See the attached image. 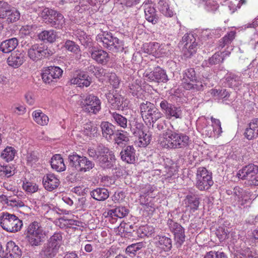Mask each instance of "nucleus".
Here are the masks:
<instances>
[{
	"instance_id": "obj_1",
	"label": "nucleus",
	"mask_w": 258,
	"mask_h": 258,
	"mask_svg": "<svg viewBox=\"0 0 258 258\" xmlns=\"http://www.w3.org/2000/svg\"><path fill=\"white\" fill-rule=\"evenodd\" d=\"M87 153L90 157L97 160L99 165L103 169H111L115 164L114 154L102 144L98 145L96 149H88Z\"/></svg>"
},
{
	"instance_id": "obj_2",
	"label": "nucleus",
	"mask_w": 258,
	"mask_h": 258,
	"mask_svg": "<svg viewBox=\"0 0 258 258\" xmlns=\"http://www.w3.org/2000/svg\"><path fill=\"white\" fill-rule=\"evenodd\" d=\"M163 136L161 144L165 148L183 149L187 147L190 143L189 137L182 133L168 131Z\"/></svg>"
},
{
	"instance_id": "obj_3",
	"label": "nucleus",
	"mask_w": 258,
	"mask_h": 258,
	"mask_svg": "<svg viewBox=\"0 0 258 258\" xmlns=\"http://www.w3.org/2000/svg\"><path fill=\"white\" fill-rule=\"evenodd\" d=\"M25 234L28 243L32 246L41 245L45 237V232L37 222L30 223L27 227Z\"/></svg>"
},
{
	"instance_id": "obj_4",
	"label": "nucleus",
	"mask_w": 258,
	"mask_h": 258,
	"mask_svg": "<svg viewBox=\"0 0 258 258\" xmlns=\"http://www.w3.org/2000/svg\"><path fill=\"white\" fill-rule=\"evenodd\" d=\"M68 160L70 165L81 172L89 171L95 166L93 161L85 156L78 155L76 152L69 155Z\"/></svg>"
},
{
	"instance_id": "obj_5",
	"label": "nucleus",
	"mask_w": 258,
	"mask_h": 258,
	"mask_svg": "<svg viewBox=\"0 0 258 258\" xmlns=\"http://www.w3.org/2000/svg\"><path fill=\"white\" fill-rule=\"evenodd\" d=\"M0 224L4 230L13 233L19 231L23 226L21 220L8 212L3 213L0 216Z\"/></svg>"
},
{
	"instance_id": "obj_6",
	"label": "nucleus",
	"mask_w": 258,
	"mask_h": 258,
	"mask_svg": "<svg viewBox=\"0 0 258 258\" xmlns=\"http://www.w3.org/2000/svg\"><path fill=\"white\" fill-rule=\"evenodd\" d=\"M96 40L100 45L110 50L117 52L122 51L123 49L122 41L112 36L111 33L99 34L96 37Z\"/></svg>"
},
{
	"instance_id": "obj_7",
	"label": "nucleus",
	"mask_w": 258,
	"mask_h": 258,
	"mask_svg": "<svg viewBox=\"0 0 258 258\" xmlns=\"http://www.w3.org/2000/svg\"><path fill=\"white\" fill-rule=\"evenodd\" d=\"M182 86L187 90H203L204 86L202 83L197 79V76L194 68H188L182 73Z\"/></svg>"
},
{
	"instance_id": "obj_8",
	"label": "nucleus",
	"mask_w": 258,
	"mask_h": 258,
	"mask_svg": "<svg viewBox=\"0 0 258 258\" xmlns=\"http://www.w3.org/2000/svg\"><path fill=\"white\" fill-rule=\"evenodd\" d=\"M53 54V52L43 43H35L29 46L27 55L32 61H38L46 58Z\"/></svg>"
},
{
	"instance_id": "obj_9",
	"label": "nucleus",
	"mask_w": 258,
	"mask_h": 258,
	"mask_svg": "<svg viewBox=\"0 0 258 258\" xmlns=\"http://www.w3.org/2000/svg\"><path fill=\"white\" fill-rule=\"evenodd\" d=\"M237 176L247 180L250 185L258 186V166L252 163L246 165L238 171Z\"/></svg>"
},
{
	"instance_id": "obj_10",
	"label": "nucleus",
	"mask_w": 258,
	"mask_h": 258,
	"mask_svg": "<svg viewBox=\"0 0 258 258\" xmlns=\"http://www.w3.org/2000/svg\"><path fill=\"white\" fill-rule=\"evenodd\" d=\"M81 105L85 112L96 114L101 109V101L97 96L93 94H88L83 96Z\"/></svg>"
},
{
	"instance_id": "obj_11",
	"label": "nucleus",
	"mask_w": 258,
	"mask_h": 258,
	"mask_svg": "<svg viewBox=\"0 0 258 258\" xmlns=\"http://www.w3.org/2000/svg\"><path fill=\"white\" fill-rule=\"evenodd\" d=\"M213 184L212 174L203 167H199L196 175L197 187L200 190L209 189Z\"/></svg>"
},
{
	"instance_id": "obj_12",
	"label": "nucleus",
	"mask_w": 258,
	"mask_h": 258,
	"mask_svg": "<svg viewBox=\"0 0 258 258\" xmlns=\"http://www.w3.org/2000/svg\"><path fill=\"white\" fill-rule=\"evenodd\" d=\"M159 106L167 119L172 117L176 119L182 118V111L180 107L170 103L165 99L160 102Z\"/></svg>"
},
{
	"instance_id": "obj_13",
	"label": "nucleus",
	"mask_w": 258,
	"mask_h": 258,
	"mask_svg": "<svg viewBox=\"0 0 258 258\" xmlns=\"http://www.w3.org/2000/svg\"><path fill=\"white\" fill-rule=\"evenodd\" d=\"M183 46L182 52L186 57H190L197 51V42L196 39L192 33L185 34L182 38Z\"/></svg>"
},
{
	"instance_id": "obj_14",
	"label": "nucleus",
	"mask_w": 258,
	"mask_h": 258,
	"mask_svg": "<svg viewBox=\"0 0 258 258\" xmlns=\"http://www.w3.org/2000/svg\"><path fill=\"white\" fill-rule=\"evenodd\" d=\"M43 13L47 17L44 18L46 20V23L50 25L51 27L59 29L62 27L64 23V19L62 14L48 9H45Z\"/></svg>"
},
{
	"instance_id": "obj_15",
	"label": "nucleus",
	"mask_w": 258,
	"mask_h": 258,
	"mask_svg": "<svg viewBox=\"0 0 258 258\" xmlns=\"http://www.w3.org/2000/svg\"><path fill=\"white\" fill-rule=\"evenodd\" d=\"M167 225L170 231L173 234L176 242L181 245L185 241V231L183 227L172 219H168Z\"/></svg>"
},
{
	"instance_id": "obj_16",
	"label": "nucleus",
	"mask_w": 258,
	"mask_h": 258,
	"mask_svg": "<svg viewBox=\"0 0 258 258\" xmlns=\"http://www.w3.org/2000/svg\"><path fill=\"white\" fill-rule=\"evenodd\" d=\"M63 71L58 67L50 66L42 73V79L45 83L55 82L62 76Z\"/></svg>"
},
{
	"instance_id": "obj_17",
	"label": "nucleus",
	"mask_w": 258,
	"mask_h": 258,
	"mask_svg": "<svg viewBox=\"0 0 258 258\" xmlns=\"http://www.w3.org/2000/svg\"><path fill=\"white\" fill-rule=\"evenodd\" d=\"M106 95L111 108L122 110L127 106L128 103L127 100L118 93H109Z\"/></svg>"
},
{
	"instance_id": "obj_18",
	"label": "nucleus",
	"mask_w": 258,
	"mask_h": 258,
	"mask_svg": "<svg viewBox=\"0 0 258 258\" xmlns=\"http://www.w3.org/2000/svg\"><path fill=\"white\" fill-rule=\"evenodd\" d=\"M144 76L147 80L157 83H165L168 80L165 71L159 67L156 68L151 72L146 71L144 74Z\"/></svg>"
},
{
	"instance_id": "obj_19",
	"label": "nucleus",
	"mask_w": 258,
	"mask_h": 258,
	"mask_svg": "<svg viewBox=\"0 0 258 258\" xmlns=\"http://www.w3.org/2000/svg\"><path fill=\"white\" fill-rule=\"evenodd\" d=\"M42 182L44 188L50 191L56 189L60 184L59 179L53 173L45 175L43 178Z\"/></svg>"
},
{
	"instance_id": "obj_20",
	"label": "nucleus",
	"mask_w": 258,
	"mask_h": 258,
	"mask_svg": "<svg viewBox=\"0 0 258 258\" xmlns=\"http://www.w3.org/2000/svg\"><path fill=\"white\" fill-rule=\"evenodd\" d=\"M121 160L127 163L133 164L136 161V150L133 146H127L120 153Z\"/></svg>"
},
{
	"instance_id": "obj_21",
	"label": "nucleus",
	"mask_w": 258,
	"mask_h": 258,
	"mask_svg": "<svg viewBox=\"0 0 258 258\" xmlns=\"http://www.w3.org/2000/svg\"><path fill=\"white\" fill-rule=\"evenodd\" d=\"M21 255V249L14 241H10L7 242L5 258H20Z\"/></svg>"
},
{
	"instance_id": "obj_22",
	"label": "nucleus",
	"mask_w": 258,
	"mask_h": 258,
	"mask_svg": "<svg viewBox=\"0 0 258 258\" xmlns=\"http://www.w3.org/2000/svg\"><path fill=\"white\" fill-rule=\"evenodd\" d=\"M90 53L91 57L98 63L106 64L109 60V54L102 49H94Z\"/></svg>"
},
{
	"instance_id": "obj_23",
	"label": "nucleus",
	"mask_w": 258,
	"mask_h": 258,
	"mask_svg": "<svg viewBox=\"0 0 258 258\" xmlns=\"http://www.w3.org/2000/svg\"><path fill=\"white\" fill-rule=\"evenodd\" d=\"M143 7L146 19L153 24L157 23L158 21V17L153 6L151 4L144 3Z\"/></svg>"
},
{
	"instance_id": "obj_24",
	"label": "nucleus",
	"mask_w": 258,
	"mask_h": 258,
	"mask_svg": "<svg viewBox=\"0 0 258 258\" xmlns=\"http://www.w3.org/2000/svg\"><path fill=\"white\" fill-rule=\"evenodd\" d=\"M156 246L164 251L170 250L172 247L171 239L165 236L158 235L154 238Z\"/></svg>"
},
{
	"instance_id": "obj_25",
	"label": "nucleus",
	"mask_w": 258,
	"mask_h": 258,
	"mask_svg": "<svg viewBox=\"0 0 258 258\" xmlns=\"http://www.w3.org/2000/svg\"><path fill=\"white\" fill-rule=\"evenodd\" d=\"M71 84L77 85L80 87H88L91 84V78L85 73H80L70 80Z\"/></svg>"
},
{
	"instance_id": "obj_26",
	"label": "nucleus",
	"mask_w": 258,
	"mask_h": 258,
	"mask_svg": "<svg viewBox=\"0 0 258 258\" xmlns=\"http://www.w3.org/2000/svg\"><path fill=\"white\" fill-rule=\"evenodd\" d=\"M18 45L16 38H12L4 40L0 44V50L4 53H9L13 51Z\"/></svg>"
},
{
	"instance_id": "obj_27",
	"label": "nucleus",
	"mask_w": 258,
	"mask_h": 258,
	"mask_svg": "<svg viewBox=\"0 0 258 258\" xmlns=\"http://www.w3.org/2000/svg\"><path fill=\"white\" fill-rule=\"evenodd\" d=\"M24 60V55L19 52H14L8 58L7 62L10 66L18 68L23 64Z\"/></svg>"
},
{
	"instance_id": "obj_28",
	"label": "nucleus",
	"mask_w": 258,
	"mask_h": 258,
	"mask_svg": "<svg viewBox=\"0 0 258 258\" xmlns=\"http://www.w3.org/2000/svg\"><path fill=\"white\" fill-rule=\"evenodd\" d=\"M102 136L107 140L112 139V136L114 135L115 126L108 121H102L100 124Z\"/></svg>"
},
{
	"instance_id": "obj_29",
	"label": "nucleus",
	"mask_w": 258,
	"mask_h": 258,
	"mask_svg": "<svg viewBox=\"0 0 258 258\" xmlns=\"http://www.w3.org/2000/svg\"><path fill=\"white\" fill-rule=\"evenodd\" d=\"M83 132V134L90 139L96 137L99 135V128L97 125L92 122L85 124Z\"/></svg>"
},
{
	"instance_id": "obj_30",
	"label": "nucleus",
	"mask_w": 258,
	"mask_h": 258,
	"mask_svg": "<svg viewBox=\"0 0 258 258\" xmlns=\"http://www.w3.org/2000/svg\"><path fill=\"white\" fill-rule=\"evenodd\" d=\"M90 194L92 198L98 201H104L109 196L108 189L104 187L96 188L91 190Z\"/></svg>"
},
{
	"instance_id": "obj_31",
	"label": "nucleus",
	"mask_w": 258,
	"mask_h": 258,
	"mask_svg": "<svg viewBox=\"0 0 258 258\" xmlns=\"http://www.w3.org/2000/svg\"><path fill=\"white\" fill-rule=\"evenodd\" d=\"M115 143L119 146L126 145L130 141L129 134L123 130H117L114 135Z\"/></svg>"
},
{
	"instance_id": "obj_32",
	"label": "nucleus",
	"mask_w": 258,
	"mask_h": 258,
	"mask_svg": "<svg viewBox=\"0 0 258 258\" xmlns=\"http://www.w3.org/2000/svg\"><path fill=\"white\" fill-rule=\"evenodd\" d=\"M186 207L195 212L198 210L200 204V198L198 195L190 194L186 196L184 199Z\"/></svg>"
},
{
	"instance_id": "obj_33",
	"label": "nucleus",
	"mask_w": 258,
	"mask_h": 258,
	"mask_svg": "<svg viewBox=\"0 0 258 258\" xmlns=\"http://www.w3.org/2000/svg\"><path fill=\"white\" fill-rule=\"evenodd\" d=\"M50 164L52 168L57 171L60 172L66 170L63 160L59 154H55L52 156Z\"/></svg>"
},
{
	"instance_id": "obj_34",
	"label": "nucleus",
	"mask_w": 258,
	"mask_h": 258,
	"mask_svg": "<svg viewBox=\"0 0 258 258\" xmlns=\"http://www.w3.org/2000/svg\"><path fill=\"white\" fill-rule=\"evenodd\" d=\"M109 113L112 121L115 124L124 129L127 127V119L125 116L116 112H111V111H109Z\"/></svg>"
},
{
	"instance_id": "obj_35",
	"label": "nucleus",
	"mask_w": 258,
	"mask_h": 258,
	"mask_svg": "<svg viewBox=\"0 0 258 258\" xmlns=\"http://www.w3.org/2000/svg\"><path fill=\"white\" fill-rule=\"evenodd\" d=\"M56 33L53 30H44L40 33L38 38L43 42L52 43L56 38Z\"/></svg>"
},
{
	"instance_id": "obj_36",
	"label": "nucleus",
	"mask_w": 258,
	"mask_h": 258,
	"mask_svg": "<svg viewBox=\"0 0 258 258\" xmlns=\"http://www.w3.org/2000/svg\"><path fill=\"white\" fill-rule=\"evenodd\" d=\"M62 242L61 233L60 232H55L48 239L47 244L59 250Z\"/></svg>"
},
{
	"instance_id": "obj_37",
	"label": "nucleus",
	"mask_w": 258,
	"mask_h": 258,
	"mask_svg": "<svg viewBox=\"0 0 258 258\" xmlns=\"http://www.w3.org/2000/svg\"><path fill=\"white\" fill-rule=\"evenodd\" d=\"M211 120L212 123V126L213 131L208 133L207 134L209 137H219L222 133L220 121L213 116L211 117Z\"/></svg>"
},
{
	"instance_id": "obj_38",
	"label": "nucleus",
	"mask_w": 258,
	"mask_h": 258,
	"mask_svg": "<svg viewBox=\"0 0 258 258\" xmlns=\"http://www.w3.org/2000/svg\"><path fill=\"white\" fill-rule=\"evenodd\" d=\"M155 232V229L152 226L143 225L137 229V234L141 238L151 237Z\"/></svg>"
},
{
	"instance_id": "obj_39",
	"label": "nucleus",
	"mask_w": 258,
	"mask_h": 258,
	"mask_svg": "<svg viewBox=\"0 0 258 258\" xmlns=\"http://www.w3.org/2000/svg\"><path fill=\"white\" fill-rule=\"evenodd\" d=\"M58 252V250L57 249L46 243L41 250L40 256L41 258H53L56 255Z\"/></svg>"
},
{
	"instance_id": "obj_40",
	"label": "nucleus",
	"mask_w": 258,
	"mask_h": 258,
	"mask_svg": "<svg viewBox=\"0 0 258 258\" xmlns=\"http://www.w3.org/2000/svg\"><path fill=\"white\" fill-rule=\"evenodd\" d=\"M128 210L124 207L119 206L113 209L110 210L108 211L107 214L112 218L113 217L122 218L128 214Z\"/></svg>"
},
{
	"instance_id": "obj_41",
	"label": "nucleus",
	"mask_w": 258,
	"mask_h": 258,
	"mask_svg": "<svg viewBox=\"0 0 258 258\" xmlns=\"http://www.w3.org/2000/svg\"><path fill=\"white\" fill-rule=\"evenodd\" d=\"M158 9L160 12L167 17L173 16V12L170 9L168 0H158Z\"/></svg>"
},
{
	"instance_id": "obj_42",
	"label": "nucleus",
	"mask_w": 258,
	"mask_h": 258,
	"mask_svg": "<svg viewBox=\"0 0 258 258\" xmlns=\"http://www.w3.org/2000/svg\"><path fill=\"white\" fill-rule=\"evenodd\" d=\"M155 107V106L153 103L147 101L140 104V111L143 120L147 118L150 111H152Z\"/></svg>"
},
{
	"instance_id": "obj_43",
	"label": "nucleus",
	"mask_w": 258,
	"mask_h": 258,
	"mask_svg": "<svg viewBox=\"0 0 258 258\" xmlns=\"http://www.w3.org/2000/svg\"><path fill=\"white\" fill-rule=\"evenodd\" d=\"M32 116L34 121L41 125H46L49 121L48 116L40 110L34 111L32 113Z\"/></svg>"
},
{
	"instance_id": "obj_44",
	"label": "nucleus",
	"mask_w": 258,
	"mask_h": 258,
	"mask_svg": "<svg viewBox=\"0 0 258 258\" xmlns=\"http://www.w3.org/2000/svg\"><path fill=\"white\" fill-rule=\"evenodd\" d=\"M20 18V12L17 9L12 7L9 12L7 14L6 18H4L3 20H5V22L6 23L10 24L18 21Z\"/></svg>"
},
{
	"instance_id": "obj_45",
	"label": "nucleus",
	"mask_w": 258,
	"mask_h": 258,
	"mask_svg": "<svg viewBox=\"0 0 258 258\" xmlns=\"http://www.w3.org/2000/svg\"><path fill=\"white\" fill-rule=\"evenodd\" d=\"M236 32L231 31L227 33L219 41L218 47L223 48L224 47L231 44L235 37Z\"/></svg>"
},
{
	"instance_id": "obj_46",
	"label": "nucleus",
	"mask_w": 258,
	"mask_h": 258,
	"mask_svg": "<svg viewBox=\"0 0 258 258\" xmlns=\"http://www.w3.org/2000/svg\"><path fill=\"white\" fill-rule=\"evenodd\" d=\"M138 137V146L139 147H145L150 144L152 135L148 131L146 130L144 131V133H141L140 135L137 136Z\"/></svg>"
},
{
	"instance_id": "obj_47",
	"label": "nucleus",
	"mask_w": 258,
	"mask_h": 258,
	"mask_svg": "<svg viewBox=\"0 0 258 258\" xmlns=\"http://www.w3.org/2000/svg\"><path fill=\"white\" fill-rule=\"evenodd\" d=\"M130 127L131 132L136 137L140 135L141 133H144V131L145 130L146 128L142 123L136 120L130 123Z\"/></svg>"
},
{
	"instance_id": "obj_48",
	"label": "nucleus",
	"mask_w": 258,
	"mask_h": 258,
	"mask_svg": "<svg viewBox=\"0 0 258 258\" xmlns=\"http://www.w3.org/2000/svg\"><path fill=\"white\" fill-rule=\"evenodd\" d=\"M17 151L12 147L7 146L2 152L1 157L7 162L12 161L16 154Z\"/></svg>"
},
{
	"instance_id": "obj_49",
	"label": "nucleus",
	"mask_w": 258,
	"mask_h": 258,
	"mask_svg": "<svg viewBox=\"0 0 258 258\" xmlns=\"http://www.w3.org/2000/svg\"><path fill=\"white\" fill-rule=\"evenodd\" d=\"M211 94L213 97L218 99L227 100L230 96V93L225 89H212Z\"/></svg>"
},
{
	"instance_id": "obj_50",
	"label": "nucleus",
	"mask_w": 258,
	"mask_h": 258,
	"mask_svg": "<svg viewBox=\"0 0 258 258\" xmlns=\"http://www.w3.org/2000/svg\"><path fill=\"white\" fill-rule=\"evenodd\" d=\"M227 85L230 88H236L241 84L240 77L234 74H229L226 78Z\"/></svg>"
},
{
	"instance_id": "obj_51",
	"label": "nucleus",
	"mask_w": 258,
	"mask_h": 258,
	"mask_svg": "<svg viewBox=\"0 0 258 258\" xmlns=\"http://www.w3.org/2000/svg\"><path fill=\"white\" fill-rule=\"evenodd\" d=\"M163 114L160 112L158 109L156 107L150 111L147 118H145L144 121H148L150 123H155L158 119L162 117Z\"/></svg>"
},
{
	"instance_id": "obj_52",
	"label": "nucleus",
	"mask_w": 258,
	"mask_h": 258,
	"mask_svg": "<svg viewBox=\"0 0 258 258\" xmlns=\"http://www.w3.org/2000/svg\"><path fill=\"white\" fill-rule=\"evenodd\" d=\"M144 247V243L143 242H138L128 245L125 250L126 253L130 256L135 255L137 251L140 250L142 248Z\"/></svg>"
},
{
	"instance_id": "obj_53",
	"label": "nucleus",
	"mask_w": 258,
	"mask_h": 258,
	"mask_svg": "<svg viewBox=\"0 0 258 258\" xmlns=\"http://www.w3.org/2000/svg\"><path fill=\"white\" fill-rule=\"evenodd\" d=\"M158 47L159 43L157 42L145 43L143 45V50L144 52L155 56L156 51Z\"/></svg>"
},
{
	"instance_id": "obj_54",
	"label": "nucleus",
	"mask_w": 258,
	"mask_h": 258,
	"mask_svg": "<svg viewBox=\"0 0 258 258\" xmlns=\"http://www.w3.org/2000/svg\"><path fill=\"white\" fill-rule=\"evenodd\" d=\"M128 92L133 96H139L142 90V87L137 82V80L134 81L128 86Z\"/></svg>"
},
{
	"instance_id": "obj_55",
	"label": "nucleus",
	"mask_w": 258,
	"mask_h": 258,
	"mask_svg": "<svg viewBox=\"0 0 258 258\" xmlns=\"http://www.w3.org/2000/svg\"><path fill=\"white\" fill-rule=\"evenodd\" d=\"M242 256L241 258H258L254 252H252L248 247H243L236 250Z\"/></svg>"
},
{
	"instance_id": "obj_56",
	"label": "nucleus",
	"mask_w": 258,
	"mask_h": 258,
	"mask_svg": "<svg viewBox=\"0 0 258 258\" xmlns=\"http://www.w3.org/2000/svg\"><path fill=\"white\" fill-rule=\"evenodd\" d=\"M64 47L68 50L75 54H78L80 51L79 46L75 42L70 40H68L66 41Z\"/></svg>"
},
{
	"instance_id": "obj_57",
	"label": "nucleus",
	"mask_w": 258,
	"mask_h": 258,
	"mask_svg": "<svg viewBox=\"0 0 258 258\" xmlns=\"http://www.w3.org/2000/svg\"><path fill=\"white\" fill-rule=\"evenodd\" d=\"M88 70L92 72L97 78H100L102 76H105L107 74V71L102 68L96 67L91 66Z\"/></svg>"
},
{
	"instance_id": "obj_58",
	"label": "nucleus",
	"mask_w": 258,
	"mask_h": 258,
	"mask_svg": "<svg viewBox=\"0 0 258 258\" xmlns=\"http://www.w3.org/2000/svg\"><path fill=\"white\" fill-rule=\"evenodd\" d=\"M12 6L7 2L0 1V19H4L6 18L7 14L11 9Z\"/></svg>"
},
{
	"instance_id": "obj_59",
	"label": "nucleus",
	"mask_w": 258,
	"mask_h": 258,
	"mask_svg": "<svg viewBox=\"0 0 258 258\" xmlns=\"http://www.w3.org/2000/svg\"><path fill=\"white\" fill-rule=\"evenodd\" d=\"M222 53L217 52L215 53L211 57L208 59L209 65L212 66L214 64H218L222 62L224 60L223 55H222Z\"/></svg>"
},
{
	"instance_id": "obj_60",
	"label": "nucleus",
	"mask_w": 258,
	"mask_h": 258,
	"mask_svg": "<svg viewBox=\"0 0 258 258\" xmlns=\"http://www.w3.org/2000/svg\"><path fill=\"white\" fill-rule=\"evenodd\" d=\"M23 188L26 191L29 193L35 192L38 189V185L36 183L31 182L24 183Z\"/></svg>"
},
{
	"instance_id": "obj_61",
	"label": "nucleus",
	"mask_w": 258,
	"mask_h": 258,
	"mask_svg": "<svg viewBox=\"0 0 258 258\" xmlns=\"http://www.w3.org/2000/svg\"><path fill=\"white\" fill-rule=\"evenodd\" d=\"M250 192L246 191L239 186H236L233 188V194L236 198V200L240 199L246 195L249 194Z\"/></svg>"
},
{
	"instance_id": "obj_62",
	"label": "nucleus",
	"mask_w": 258,
	"mask_h": 258,
	"mask_svg": "<svg viewBox=\"0 0 258 258\" xmlns=\"http://www.w3.org/2000/svg\"><path fill=\"white\" fill-rule=\"evenodd\" d=\"M204 258H227V257L223 252L211 251L207 252Z\"/></svg>"
},
{
	"instance_id": "obj_63",
	"label": "nucleus",
	"mask_w": 258,
	"mask_h": 258,
	"mask_svg": "<svg viewBox=\"0 0 258 258\" xmlns=\"http://www.w3.org/2000/svg\"><path fill=\"white\" fill-rule=\"evenodd\" d=\"M12 175V168L9 165L0 164V176L10 177Z\"/></svg>"
},
{
	"instance_id": "obj_64",
	"label": "nucleus",
	"mask_w": 258,
	"mask_h": 258,
	"mask_svg": "<svg viewBox=\"0 0 258 258\" xmlns=\"http://www.w3.org/2000/svg\"><path fill=\"white\" fill-rule=\"evenodd\" d=\"M250 197H251V192H250L249 194H247L242 198L237 200V202L239 206L243 207L244 208L248 206L249 204H250Z\"/></svg>"
}]
</instances>
